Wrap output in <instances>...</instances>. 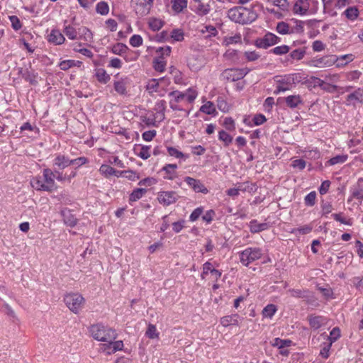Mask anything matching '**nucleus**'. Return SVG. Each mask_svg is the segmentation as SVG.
I'll return each mask as SVG.
<instances>
[{"mask_svg":"<svg viewBox=\"0 0 363 363\" xmlns=\"http://www.w3.org/2000/svg\"><path fill=\"white\" fill-rule=\"evenodd\" d=\"M228 16L231 21L244 25L252 23L258 16L252 9L235 6L228 10Z\"/></svg>","mask_w":363,"mask_h":363,"instance_id":"obj_1","label":"nucleus"},{"mask_svg":"<svg viewBox=\"0 0 363 363\" xmlns=\"http://www.w3.org/2000/svg\"><path fill=\"white\" fill-rule=\"evenodd\" d=\"M89 332L94 339L101 342L115 340L117 337L115 330L101 323L91 325Z\"/></svg>","mask_w":363,"mask_h":363,"instance_id":"obj_2","label":"nucleus"},{"mask_svg":"<svg viewBox=\"0 0 363 363\" xmlns=\"http://www.w3.org/2000/svg\"><path fill=\"white\" fill-rule=\"evenodd\" d=\"M64 301L69 309L74 313H78L82 309L84 298L79 294H68L64 297Z\"/></svg>","mask_w":363,"mask_h":363,"instance_id":"obj_3","label":"nucleus"},{"mask_svg":"<svg viewBox=\"0 0 363 363\" xmlns=\"http://www.w3.org/2000/svg\"><path fill=\"white\" fill-rule=\"evenodd\" d=\"M154 4V0H131L130 6L135 12L136 15L140 17L147 16Z\"/></svg>","mask_w":363,"mask_h":363,"instance_id":"obj_4","label":"nucleus"},{"mask_svg":"<svg viewBox=\"0 0 363 363\" xmlns=\"http://www.w3.org/2000/svg\"><path fill=\"white\" fill-rule=\"evenodd\" d=\"M262 255V250L259 247H248L240 255V262L245 266L259 259Z\"/></svg>","mask_w":363,"mask_h":363,"instance_id":"obj_5","label":"nucleus"},{"mask_svg":"<svg viewBox=\"0 0 363 363\" xmlns=\"http://www.w3.org/2000/svg\"><path fill=\"white\" fill-rule=\"evenodd\" d=\"M280 38L272 33H266L262 38H257L255 45L258 48L267 49L269 47L277 44Z\"/></svg>","mask_w":363,"mask_h":363,"instance_id":"obj_6","label":"nucleus"},{"mask_svg":"<svg viewBox=\"0 0 363 363\" xmlns=\"http://www.w3.org/2000/svg\"><path fill=\"white\" fill-rule=\"evenodd\" d=\"M247 74V72L245 69H227L222 73V76L228 80L235 82L243 78Z\"/></svg>","mask_w":363,"mask_h":363,"instance_id":"obj_7","label":"nucleus"},{"mask_svg":"<svg viewBox=\"0 0 363 363\" xmlns=\"http://www.w3.org/2000/svg\"><path fill=\"white\" fill-rule=\"evenodd\" d=\"M60 214L66 225L72 228L77 225L78 220L70 209L65 208L61 210Z\"/></svg>","mask_w":363,"mask_h":363,"instance_id":"obj_8","label":"nucleus"},{"mask_svg":"<svg viewBox=\"0 0 363 363\" xmlns=\"http://www.w3.org/2000/svg\"><path fill=\"white\" fill-rule=\"evenodd\" d=\"M157 199L160 203L169 206L177 200V196L174 191H162L158 195Z\"/></svg>","mask_w":363,"mask_h":363,"instance_id":"obj_9","label":"nucleus"},{"mask_svg":"<svg viewBox=\"0 0 363 363\" xmlns=\"http://www.w3.org/2000/svg\"><path fill=\"white\" fill-rule=\"evenodd\" d=\"M43 175L45 177V182H54L55 179L59 180L71 179V175L68 176L67 177L65 175L63 177L62 174L59 172L55 171L54 172L49 169H44Z\"/></svg>","mask_w":363,"mask_h":363,"instance_id":"obj_10","label":"nucleus"},{"mask_svg":"<svg viewBox=\"0 0 363 363\" xmlns=\"http://www.w3.org/2000/svg\"><path fill=\"white\" fill-rule=\"evenodd\" d=\"M309 6L308 0H297L294 5L293 11L295 13L305 15L308 11Z\"/></svg>","mask_w":363,"mask_h":363,"instance_id":"obj_11","label":"nucleus"},{"mask_svg":"<svg viewBox=\"0 0 363 363\" xmlns=\"http://www.w3.org/2000/svg\"><path fill=\"white\" fill-rule=\"evenodd\" d=\"M48 40L55 45H61L65 42V38L59 30L54 29L48 35Z\"/></svg>","mask_w":363,"mask_h":363,"instance_id":"obj_12","label":"nucleus"},{"mask_svg":"<svg viewBox=\"0 0 363 363\" xmlns=\"http://www.w3.org/2000/svg\"><path fill=\"white\" fill-rule=\"evenodd\" d=\"M308 319L310 326L314 330L319 329L326 321V318L321 315H309Z\"/></svg>","mask_w":363,"mask_h":363,"instance_id":"obj_13","label":"nucleus"},{"mask_svg":"<svg viewBox=\"0 0 363 363\" xmlns=\"http://www.w3.org/2000/svg\"><path fill=\"white\" fill-rule=\"evenodd\" d=\"M71 160L66 157L65 155H58L54 160V166L58 169H63L71 165Z\"/></svg>","mask_w":363,"mask_h":363,"instance_id":"obj_14","label":"nucleus"},{"mask_svg":"<svg viewBox=\"0 0 363 363\" xmlns=\"http://www.w3.org/2000/svg\"><path fill=\"white\" fill-rule=\"evenodd\" d=\"M33 189L52 192L57 189L55 183H30Z\"/></svg>","mask_w":363,"mask_h":363,"instance_id":"obj_15","label":"nucleus"},{"mask_svg":"<svg viewBox=\"0 0 363 363\" xmlns=\"http://www.w3.org/2000/svg\"><path fill=\"white\" fill-rule=\"evenodd\" d=\"M177 164H167L164 166L162 171L164 172V179L168 180H173L176 178V169Z\"/></svg>","mask_w":363,"mask_h":363,"instance_id":"obj_16","label":"nucleus"},{"mask_svg":"<svg viewBox=\"0 0 363 363\" xmlns=\"http://www.w3.org/2000/svg\"><path fill=\"white\" fill-rule=\"evenodd\" d=\"M238 318L239 315L237 313L225 315L220 318V323L224 327H228L230 325H239Z\"/></svg>","mask_w":363,"mask_h":363,"instance_id":"obj_17","label":"nucleus"},{"mask_svg":"<svg viewBox=\"0 0 363 363\" xmlns=\"http://www.w3.org/2000/svg\"><path fill=\"white\" fill-rule=\"evenodd\" d=\"M269 228V225L267 223H259L257 220H252L250 222V230L252 233H257L261 231L265 230Z\"/></svg>","mask_w":363,"mask_h":363,"instance_id":"obj_18","label":"nucleus"},{"mask_svg":"<svg viewBox=\"0 0 363 363\" xmlns=\"http://www.w3.org/2000/svg\"><path fill=\"white\" fill-rule=\"evenodd\" d=\"M285 102L288 107L291 108H296L299 104H303V100L300 95H291L285 99Z\"/></svg>","mask_w":363,"mask_h":363,"instance_id":"obj_19","label":"nucleus"},{"mask_svg":"<svg viewBox=\"0 0 363 363\" xmlns=\"http://www.w3.org/2000/svg\"><path fill=\"white\" fill-rule=\"evenodd\" d=\"M306 54L305 48H299L293 50L287 57L286 60L292 62L294 60H301Z\"/></svg>","mask_w":363,"mask_h":363,"instance_id":"obj_20","label":"nucleus"},{"mask_svg":"<svg viewBox=\"0 0 363 363\" xmlns=\"http://www.w3.org/2000/svg\"><path fill=\"white\" fill-rule=\"evenodd\" d=\"M293 345V342L289 339H281L279 337H276L272 342V345L273 347H277L279 349H284L289 347Z\"/></svg>","mask_w":363,"mask_h":363,"instance_id":"obj_21","label":"nucleus"},{"mask_svg":"<svg viewBox=\"0 0 363 363\" xmlns=\"http://www.w3.org/2000/svg\"><path fill=\"white\" fill-rule=\"evenodd\" d=\"M348 158L347 155H336L325 162V166H334L337 164H342L345 163Z\"/></svg>","mask_w":363,"mask_h":363,"instance_id":"obj_22","label":"nucleus"},{"mask_svg":"<svg viewBox=\"0 0 363 363\" xmlns=\"http://www.w3.org/2000/svg\"><path fill=\"white\" fill-rule=\"evenodd\" d=\"M172 8L179 13L187 7V0H171Z\"/></svg>","mask_w":363,"mask_h":363,"instance_id":"obj_23","label":"nucleus"},{"mask_svg":"<svg viewBox=\"0 0 363 363\" xmlns=\"http://www.w3.org/2000/svg\"><path fill=\"white\" fill-rule=\"evenodd\" d=\"M118 173V174H116L117 177H121L131 181L140 179L138 174L131 170L119 171Z\"/></svg>","mask_w":363,"mask_h":363,"instance_id":"obj_24","label":"nucleus"},{"mask_svg":"<svg viewBox=\"0 0 363 363\" xmlns=\"http://www.w3.org/2000/svg\"><path fill=\"white\" fill-rule=\"evenodd\" d=\"M147 192V189L144 188H137L133 191L129 196V202H135L143 197Z\"/></svg>","mask_w":363,"mask_h":363,"instance_id":"obj_25","label":"nucleus"},{"mask_svg":"<svg viewBox=\"0 0 363 363\" xmlns=\"http://www.w3.org/2000/svg\"><path fill=\"white\" fill-rule=\"evenodd\" d=\"M277 31L282 35L292 33L294 32V29H290L289 25L284 21H281L277 23Z\"/></svg>","mask_w":363,"mask_h":363,"instance_id":"obj_26","label":"nucleus"},{"mask_svg":"<svg viewBox=\"0 0 363 363\" xmlns=\"http://www.w3.org/2000/svg\"><path fill=\"white\" fill-rule=\"evenodd\" d=\"M347 100H357L361 103H363V87L358 88L353 93L349 94L347 97Z\"/></svg>","mask_w":363,"mask_h":363,"instance_id":"obj_27","label":"nucleus"},{"mask_svg":"<svg viewBox=\"0 0 363 363\" xmlns=\"http://www.w3.org/2000/svg\"><path fill=\"white\" fill-rule=\"evenodd\" d=\"M95 75L97 80L104 84H106L110 79V76L102 68L97 69Z\"/></svg>","mask_w":363,"mask_h":363,"instance_id":"obj_28","label":"nucleus"},{"mask_svg":"<svg viewBox=\"0 0 363 363\" xmlns=\"http://www.w3.org/2000/svg\"><path fill=\"white\" fill-rule=\"evenodd\" d=\"M99 172L101 174L105 175L106 177L118 174V170L114 169L112 167L107 165V164H103L101 166L99 169Z\"/></svg>","mask_w":363,"mask_h":363,"instance_id":"obj_29","label":"nucleus"},{"mask_svg":"<svg viewBox=\"0 0 363 363\" xmlns=\"http://www.w3.org/2000/svg\"><path fill=\"white\" fill-rule=\"evenodd\" d=\"M347 18L354 21L359 16V11L356 6H351L347 8L344 12Z\"/></svg>","mask_w":363,"mask_h":363,"instance_id":"obj_30","label":"nucleus"},{"mask_svg":"<svg viewBox=\"0 0 363 363\" xmlns=\"http://www.w3.org/2000/svg\"><path fill=\"white\" fill-rule=\"evenodd\" d=\"M200 111L208 115H212L216 113L215 106L211 101H208L201 106Z\"/></svg>","mask_w":363,"mask_h":363,"instance_id":"obj_31","label":"nucleus"},{"mask_svg":"<svg viewBox=\"0 0 363 363\" xmlns=\"http://www.w3.org/2000/svg\"><path fill=\"white\" fill-rule=\"evenodd\" d=\"M218 139L224 143L225 146H228L233 141V137L225 130L219 131Z\"/></svg>","mask_w":363,"mask_h":363,"instance_id":"obj_32","label":"nucleus"},{"mask_svg":"<svg viewBox=\"0 0 363 363\" xmlns=\"http://www.w3.org/2000/svg\"><path fill=\"white\" fill-rule=\"evenodd\" d=\"M313 230V227L311 225H305L300 228H293L291 230H290L291 233L296 234L298 233L301 235H306L310 233Z\"/></svg>","mask_w":363,"mask_h":363,"instance_id":"obj_33","label":"nucleus"},{"mask_svg":"<svg viewBox=\"0 0 363 363\" xmlns=\"http://www.w3.org/2000/svg\"><path fill=\"white\" fill-rule=\"evenodd\" d=\"M277 311L276 306L274 304H268L262 310V315L264 317L271 318Z\"/></svg>","mask_w":363,"mask_h":363,"instance_id":"obj_34","label":"nucleus"},{"mask_svg":"<svg viewBox=\"0 0 363 363\" xmlns=\"http://www.w3.org/2000/svg\"><path fill=\"white\" fill-rule=\"evenodd\" d=\"M188 184L191 186L193 190L196 193H202L203 194L208 193V190L203 183H188Z\"/></svg>","mask_w":363,"mask_h":363,"instance_id":"obj_35","label":"nucleus"},{"mask_svg":"<svg viewBox=\"0 0 363 363\" xmlns=\"http://www.w3.org/2000/svg\"><path fill=\"white\" fill-rule=\"evenodd\" d=\"M64 33L71 40L77 39L78 31L71 26H65L64 29Z\"/></svg>","mask_w":363,"mask_h":363,"instance_id":"obj_36","label":"nucleus"},{"mask_svg":"<svg viewBox=\"0 0 363 363\" xmlns=\"http://www.w3.org/2000/svg\"><path fill=\"white\" fill-rule=\"evenodd\" d=\"M316 192L313 191L304 198V203L307 206H313L315 203Z\"/></svg>","mask_w":363,"mask_h":363,"instance_id":"obj_37","label":"nucleus"},{"mask_svg":"<svg viewBox=\"0 0 363 363\" xmlns=\"http://www.w3.org/2000/svg\"><path fill=\"white\" fill-rule=\"evenodd\" d=\"M289 50H290V47L288 45H281V46H277V47L272 49L270 50V52H272L277 55H281L288 53L289 52Z\"/></svg>","mask_w":363,"mask_h":363,"instance_id":"obj_38","label":"nucleus"},{"mask_svg":"<svg viewBox=\"0 0 363 363\" xmlns=\"http://www.w3.org/2000/svg\"><path fill=\"white\" fill-rule=\"evenodd\" d=\"M351 283L360 293L363 292V277H354L351 279Z\"/></svg>","mask_w":363,"mask_h":363,"instance_id":"obj_39","label":"nucleus"},{"mask_svg":"<svg viewBox=\"0 0 363 363\" xmlns=\"http://www.w3.org/2000/svg\"><path fill=\"white\" fill-rule=\"evenodd\" d=\"M145 335L150 339H155L158 337L159 333L157 332V328L155 325L149 324Z\"/></svg>","mask_w":363,"mask_h":363,"instance_id":"obj_40","label":"nucleus"},{"mask_svg":"<svg viewBox=\"0 0 363 363\" xmlns=\"http://www.w3.org/2000/svg\"><path fill=\"white\" fill-rule=\"evenodd\" d=\"M268 2L279 7L283 11H286L289 7V2L287 0H268Z\"/></svg>","mask_w":363,"mask_h":363,"instance_id":"obj_41","label":"nucleus"},{"mask_svg":"<svg viewBox=\"0 0 363 363\" xmlns=\"http://www.w3.org/2000/svg\"><path fill=\"white\" fill-rule=\"evenodd\" d=\"M96 11L97 13L101 15H106L109 11V7L106 2L100 1L96 5Z\"/></svg>","mask_w":363,"mask_h":363,"instance_id":"obj_42","label":"nucleus"},{"mask_svg":"<svg viewBox=\"0 0 363 363\" xmlns=\"http://www.w3.org/2000/svg\"><path fill=\"white\" fill-rule=\"evenodd\" d=\"M150 28L154 30L157 31L163 26V22L157 18H152L149 21Z\"/></svg>","mask_w":363,"mask_h":363,"instance_id":"obj_43","label":"nucleus"},{"mask_svg":"<svg viewBox=\"0 0 363 363\" xmlns=\"http://www.w3.org/2000/svg\"><path fill=\"white\" fill-rule=\"evenodd\" d=\"M107 343L101 344L99 350L105 352L106 354H111L115 352H111L113 350L112 341H105Z\"/></svg>","mask_w":363,"mask_h":363,"instance_id":"obj_44","label":"nucleus"},{"mask_svg":"<svg viewBox=\"0 0 363 363\" xmlns=\"http://www.w3.org/2000/svg\"><path fill=\"white\" fill-rule=\"evenodd\" d=\"M165 65L166 62L161 57H159L154 60V68L157 72H164L165 69Z\"/></svg>","mask_w":363,"mask_h":363,"instance_id":"obj_45","label":"nucleus"},{"mask_svg":"<svg viewBox=\"0 0 363 363\" xmlns=\"http://www.w3.org/2000/svg\"><path fill=\"white\" fill-rule=\"evenodd\" d=\"M114 89L120 94H124L126 92L125 82L123 80L115 82Z\"/></svg>","mask_w":363,"mask_h":363,"instance_id":"obj_46","label":"nucleus"},{"mask_svg":"<svg viewBox=\"0 0 363 363\" xmlns=\"http://www.w3.org/2000/svg\"><path fill=\"white\" fill-rule=\"evenodd\" d=\"M186 94L179 91H173L169 93V96L173 97L175 103H179L185 99Z\"/></svg>","mask_w":363,"mask_h":363,"instance_id":"obj_47","label":"nucleus"},{"mask_svg":"<svg viewBox=\"0 0 363 363\" xmlns=\"http://www.w3.org/2000/svg\"><path fill=\"white\" fill-rule=\"evenodd\" d=\"M203 212V208L202 206L195 208L189 216V220L194 222L202 215Z\"/></svg>","mask_w":363,"mask_h":363,"instance_id":"obj_48","label":"nucleus"},{"mask_svg":"<svg viewBox=\"0 0 363 363\" xmlns=\"http://www.w3.org/2000/svg\"><path fill=\"white\" fill-rule=\"evenodd\" d=\"M78 33L80 38L84 36V39L85 40H90L92 38V34L91 31L86 27L79 28Z\"/></svg>","mask_w":363,"mask_h":363,"instance_id":"obj_49","label":"nucleus"},{"mask_svg":"<svg viewBox=\"0 0 363 363\" xmlns=\"http://www.w3.org/2000/svg\"><path fill=\"white\" fill-rule=\"evenodd\" d=\"M127 46L123 43H117L112 48V52L116 55H121L126 52Z\"/></svg>","mask_w":363,"mask_h":363,"instance_id":"obj_50","label":"nucleus"},{"mask_svg":"<svg viewBox=\"0 0 363 363\" xmlns=\"http://www.w3.org/2000/svg\"><path fill=\"white\" fill-rule=\"evenodd\" d=\"M150 146H145V145L142 146L140 148V151L138 154V155L143 160L148 159L150 157Z\"/></svg>","mask_w":363,"mask_h":363,"instance_id":"obj_51","label":"nucleus"},{"mask_svg":"<svg viewBox=\"0 0 363 363\" xmlns=\"http://www.w3.org/2000/svg\"><path fill=\"white\" fill-rule=\"evenodd\" d=\"M332 217L336 220L342 224L352 225V222L351 219L346 220L345 218L342 217V213H333L332 214Z\"/></svg>","mask_w":363,"mask_h":363,"instance_id":"obj_52","label":"nucleus"},{"mask_svg":"<svg viewBox=\"0 0 363 363\" xmlns=\"http://www.w3.org/2000/svg\"><path fill=\"white\" fill-rule=\"evenodd\" d=\"M216 216V212L211 209L207 211L204 215L202 216V220L206 223H210L213 220L214 216Z\"/></svg>","mask_w":363,"mask_h":363,"instance_id":"obj_53","label":"nucleus"},{"mask_svg":"<svg viewBox=\"0 0 363 363\" xmlns=\"http://www.w3.org/2000/svg\"><path fill=\"white\" fill-rule=\"evenodd\" d=\"M323 81L322 79L316 77H311L306 82V83L311 86H313V87H316V86H319L320 87L322 83H323Z\"/></svg>","mask_w":363,"mask_h":363,"instance_id":"obj_54","label":"nucleus"},{"mask_svg":"<svg viewBox=\"0 0 363 363\" xmlns=\"http://www.w3.org/2000/svg\"><path fill=\"white\" fill-rule=\"evenodd\" d=\"M167 152L170 156L176 158L186 157L182 152L172 147H167Z\"/></svg>","mask_w":363,"mask_h":363,"instance_id":"obj_55","label":"nucleus"},{"mask_svg":"<svg viewBox=\"0 0 363 363\" xmlns=\"http://www.w3.org/2000/svg\"><path fill=\"white\" fill-rule=\"evenodd\" d=\"M142 43H143V38L139 35H133L130 38V44L133 47H139L140 45H142Z\"/></svg>","mask_w":363,"mask_h":363,"instance_id":"obj_56","label":"nucleus"},{"mask_svg":"<svg viewBox=\"0 0 363 363\" xmlns=\"http://www.w3.org/2000/svg\"><path fill=\"white\" fill-rule=\"evenodd\" d=\"M76 65V62L74 60H64L60 63V67L62 70H67L70 67H72Z\"/></svg>","mask_w":363,"mask_h":363,"instance_id":"obj_57","label":"nucleus"},{"mask_svg":"<svg viewBox=\"0 0 363 363\" xmlns=\"http://www.w3.org/2000/svg\"><path fill=\"white\" fill-rule=\"evenodd\" d=\"M240 191H242V185H239L237 188H231L228 189L226 191V194L229 196H231L234 199L239 195Z\"/></svg>","mask_w":363,"mask_h":363,"instance_id":"obj_58","label":"nucleus"},{"mask_svg":"<svg viewBox=\"0 0 363 363\" xmlns=\"http://www.w3.org/2000/svg\"><path fill=\"white\" fill-rule=\"evenodd\" d=\"M9 19L11 21L12 28L15 30H18L22 27L20 20L17 16H9Z\"/></svg>","mask_w":363,"mask_h":363,"instance_id":"obj_59","label":"nucleus"},{"mask_svg":"<svg viewBox=\"0 0 363 363\" xmlns=\"http://www.w3.org/2000/svg\"><path fill=\"white\" fill-rule=\"evenodd\" d=\"M320 88L328 92L333 93L337 91V86L336 85L330 84L328 83H325L323 81V83L320 86Z\"/></svg>","mask_w":363,"mask_h":363,"instance_id":"obj_60","label":"nucleus"},{"mask_svg":"<svg viewBox=\"0 0 363 363\" xmlns=\"http://www.w3.org/2000/svg\"><path fill=\"white\" fill-rule=\"evenodd\" d=\"M156 52L160 55L162 59L163 56H169L171 52V47L165 46V47H160L156 50Z\"/></svg>","mask_w":363,"mask_h":363,"instance_id":"obj_61","label":"nucleus"},{"mask_svg":"<svg viewBox=\"0 0 363 363\" xmlns=\"http://www.w3.org/2000/svg\"><path fill=\"white\" fill-rule=\"evenodd\" d=\"M171 37L176 41H182L184 39V33L179 29H174L172 32Z\"/></svg>","mask_w":363,"mask_h":363,"instance_id":"obj_62","label":"nucleus"},{"mask_svg":"<svg viewBox=\"0 0 363 363\" xmlns=\"http://www.w3.org/2000/svg\"><path fill=\"white\" fill-rule=\"evenodd\" d=\"M291 166L294 168H296L299 170H301L306 167V162L303 159H297L292 162Z\"/></svg>","mask_w":363,"mask_h":363,"instance_id":"obj_63","label":"nucleus"},{"mask_svg":"<svg viewBox=\"0 0 363 363\" xmlns=\"http://www.w3.org/2000/svg\"><path fill=\"white\" fill-rule=\"evenodd\" d=\"M185 220H180L172 223V229L176 233H179L184 227Z\"/></svg>","mask_w":363,"mask_h":363,"instance_id":"obj_64","label":"nucleus"}]
</instances>
